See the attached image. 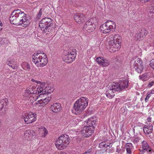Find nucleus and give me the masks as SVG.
Returning a JSON list of instances; mask_svg holds the SVG:
<instances>
[{"instance_id":"1","label":"nucleus","mask_w":154,"mask_h":154,"mask_svg":"<svg viewBox=\"0 0 154 154\" xmlns=\"http://www.w3.org/2000/svg\"><path fill=\"white\" fill-rule=\"evenodd\" d=\"M88 99L85 97H81L78 99L74 105L73 109L72 110L73 113L78 115L82 112L88 105Z\"/></svg>"},{"instance_id":"2","label":"nucleus","mask_w":154,"mask_h":154,"mask_svg":"<svg viewBox=\"0 0 154 154\" xmlns=\"http://www.w3.org/2000/svg\"><path fill=\"white\" fill-rule=\"evenodd\" d=\"M121 37L119 35L116 34L114 36L109 37V44L110 46L109 50L111 52H115L119 51L121 47Z\"/></svg>"},{"instance_id":"3","label":"nucleus","mask_w":154,"mask_h":154,"mask_svg":"<svg viewBox=\"0 0 154 154\" xmlns=\"http://www.w3.org/2000/svg\"><path fill=\"white\" fill-rule=\"evenodd\" d=\"M97 121L93 118L88 119L87 122V126L83 127L81 131V134L85 137L91 136L93 131L94 126Z\"/></svg>"},{"instance_id":"4","label":"nucleus","mask_w":154,"mask_h":154,"mask_svg":"<svg viewBox=\"0 0 154 154\" xmlns=\"http://www.w3.org/2000/svg\"><path fill=\"white\" fill-rule=\"evenodd\" d=\"M70 140V139L68 135L64 134H62L58 138L55 144L58 149L62 150L67 146Z\"/></svg>"},{"instance_id":"5","label":"nucleus","mask_w":154,"mask_h":154,"mask_svg":"<svg viewBox=\"0 0 154 154\" xmlns=\"http://www.w3.org/2000/svg\"><path fill=\"white\" fill-rule=\"evenodd\" d=\"M116 26L114 22L108 20L101 26L100 29L103 33L106 34L113 30L116 28Z\"/></svg>"},{"instance_id":"6","label":"nucleus","mask_w":154,"mask_h":154,"mask_svg":"<svg viewBox=\"0 0 154 154\" xmlns=\"http://www.w3.org/2000/svg\"><path fill=\"white\" fill-rule=\"evenodd\" d=\"M53 21L52 20L48 17H45L42 20L39 24V26L42 30L45 32H50V27L52 26Z\"/></svg>"},{"instance_id":"7","label":"nucleus","mask_w":154,"mask_h":154,"mask_svg":"<svg viewBox=\"0 0 154 154\" xmlns=\"http://www.w3.org/2000/svg\"><path fill=\"white\" fill-rule=\"evenodd\" d=\"M96 20L95 18H91L86 21L83 27L84 32L90 33L92 32L96 28V24L94 21Z\"/></svg>"},{"instance_id":"8","label":"nucleus","mask_w":154,"mask_h":154,"mask_svg":"<svg viewBox=\"0 0 154 154\" xmlns=\"http://www.w3.org/2000/svg\"><path fill=\"white\" fill-rule=\"evenodd\" d=\"M89 12H90V11L88 12V11L86 15L81 13L76 14L74 16V20L78 23L80 24L83 23L88 18L91 16V14H88Z\"/></svg>"},{"instance_id":"9","label":"nucleus","mask_w":154,"mask_h":154,"mask_svg":"<svg viewBox=\"0 0 154 154\" xmlns=\"http://www.w3.org/2000/svg\"><path fill=\"white\" fill-rule=\"evenodd\" d=\"M45 54L43 52L40 51H37L33 54L32 56V61L36 66H37L38 64L39 63L41 60H42L43 56H44Z\"/></svg>"},{"instance_id":"10","label":"nucleus","mask_w":154,"mask_h":154,"mask_svg":"<svg viewBox=\"0 0 154 154\" xmlns=\"http://www.w3.org/2000/svg\"><path fill=\"white\" fill-rule=\"evenodd\" d=\"M36 115L35 113H29L25 114L24 119L25 123L29 124L35 122L36 120Z\"/></svg>"},{"instance_id":"11","label":"nucleus","mask_w":154,"mask_h":154,"mask_svg":"<svg viewBox=\"0 0 154 154\" xmlns=\"http://www.w3.org/2000/svg\"><path fill=\"white\" fill-rule=\"evenodd\" d=\"M134 67L135 70L138 73H141L143 70V67L142 60L139 58L135 59L134 64Z\"/></svg>"},{"instance_id":"12","label":"nucleus","mask_w":154,"mask_h":154,"mask_svg":"<svg viewBox=\"0 0 154 154\" xmlns=\"http://www.w3.org/2000/svg\"><path fill=\"white\" fill-rule=\"evenodd\" d=\"M41 85L38 86L37 88L34 86V91L33 93L34 94H39V96L42 94H46V91L45 90V86L43 87L44 83H41Z\"/></svg>"},{"instance_id":"13","label":"nucleus","mask_w":154,"mask_h":154,"mask_svg":"<svg viewBox=\"0 0 154 154\" xmlns=\"http://www.w3.org/2000/svg\"><path fill=\"white\" fill-rule=\"evenodd\" d=\"M75 58V55L74 54L71 53V52H68L67 54L63 58L64 62L67 63H71L72 62Z\"/></svg>"},{"instance_id":"14","label":"nucleus","mask_w":154,"mask_h":154,"mask_svg":"<svg viewBox=\"0 0 154 154\" xmlns=\"http://www.w3.org/2000/svg\"><path fill=\"white\" fill-rule=\"evenodd\" d=\"M96 62L99 64L103 67L108 66L110 61L102 57H97L96 59Z\"/></svg>"},{"instance_id":"15","label":"nucleus","mask_w":154,"mask_h":154,"mask_svg":"<svg viewBox=\"0 0 154 154\" xmlns=\"http://www.w3.org/2000/svg\"><path fill=\"white\" fill-rule=\"evenodd\" d=\"M33 88H34V86H30L28 89L26 90L24 94V96L27 98L28 97H29L30 101L33 98V97H32L31 96L32 94H34L33 92H34V89Z\"/></svg>"},{"instance_id":"16","label":"nucleus","mask_w":154,"mask_h":154,"mask_svg":"<svg viewBox=\"0 0 154 154\" xmlns=\"http://www.w3.org/2000/svg\"><path fill=\"white\" fill-rule=\"evenodd\" d=\"M8 103V100L7 98L0 100V113L5 112Z\"/></svg>"},{"instance_id":"17","label":"nucleus","mask_w":154,"mask_h":154,"mask_svg":"<svg viewBox=\"0 0 154 154\" xmlns=\"http://www.w3.org/2000/svg\"><path fill=\"white\" fill-rule=\"evenodd\" d=\"M35 133L34 131L30 130L26 131L24 133V137L25 138L28 140H30L35 135Z\"/></svg>"},{"instance_id":"18","label":"nucleus","mask_w":154,"mask_h":154,"mask_svg":"<svg viewBox=\"0 0 154 154\" xmlns=\"http://www.w3.org/2000/svg\"><path fill=\"white\" fill-rule=\"evenodd\" d=\"M61 106L59 103H54L51 105L50 107V110L54 112H57L61 109Z\"/></svg>"},{"instance_id":"19","label":"nucleus","mask_w":154,"mask_h":154,"mask_svg":"<svg viewBox=\"0 0 154 154\" xmlns=\"http://www.w3.org/2000/svg\"><path fill=\"white\" fill-rule=\"evenodd\" d=\"M142 150L143 152H151V148L149 146L147 142L145 141H143L141 143Z\"/></svg>"},{"instance_id":"20","label":"nucleus","mask_w":154,"mask_h":154,"mask_svg":"<svg viewBox=\"0 0 154 154\" xmlns=\"http://www.w3.org/2000/svg\"><path fill=\"white\" fill-rule=\"evenodd\" d=\"M51 99L49 97H46L44 99H41L38 100L35 103L39 106H43L47 104L49 101Z\"/></svg>"},{"instance_id":"21","label":"nucleus","mask_w":154,"mask_h":154,"mask_svg":"<svg viewBox=\"0 0 154 154\" xmlns=\"http://www.w3.org/2000/svg\"><path fill=\"white\" fill-rule=\"evenodd\" d=\"M12 14L13 12L12 13L11 16L9 18V20L11 23L14 25L18 26L19 19L17 18L18 17Z\"/></svg>"},{"instance_id":"22","label":"nucleus","mask_w":154,"mask_h":154,"mask_svg":"<svg viewBox=\"0 0 154 154\" xmlns=\"http://www.w3.org/2000/svg\"><path fill=\"white\" fill-rule=\"evenodd\" d=\"M13 15H15L16 17H20V18L25 17H26V14L23 12H22L21 10H14L13 11Z\"/></svg>"},{"instance_id":"23","label":"nucleus","mask_w":154,"mask_h":154,"mask_svg":"<svg viewBox=\"0 0 154 154\" xmlns=\"http://www.w3.org/2000/svg\"><path fill=\"white\" fill-rule=\"evenodd\" d=\"M109 87L110 90H112V91L114 93L116 91H121L119 83H114L111 85H110Z\"/></svg>"},{"instance_id":"24","label":"nucleus","mask_w":154,"mask_h":154,"mask_svg":"<svg viewBox=\"0 0 154 154\" xmlns=\"http://www.w3.org/2000/svg\"><path fill=\"white\" fill-rule=\"evenodd\" d=\"M19 26H21L23 27H26L28 24L27 17H25L20 18L19 19Z\"/></svg>"},{"instance_id":"25","label":"nucleus","mask_w":154,"mask_h":154,"mask_svg":"<svg viewBox=\"0 0 154 154\" xmlns=\"http://www.w3.org/2000/svg\"><path fill=\"white\" fill-rule=\"evenodd\" d=\"M47 63L48 60L46 58V56L45 54L44 56H43L42 60H41V61L39 62V63L38 64V65L37 66L38 67L44 66L47 64Z\"/></svg>"},{"instance_id":"26","label":"nucleus","mask_w":154,"mask_h":154,"mask_svg":"<svg viewBox=\"0 0 154 154\" xmlns=\"http://www.w3.org/2000/svg\"><path fill=\"white\" fill-rule=\"evenodd\" d=\"M128 80H122L119 83L121 90L127 88L128 86Z\"/></svg>"},{"instance_id":"27","label":"nucleus","mask_w":154,"mask_h":154,"mask_svg":"<svg viewBox=\"0 0 154 154\" xmlns=\"http://www.w3.org/2000/svg\"><path fill=\"white\" fill-rule=\"evenodd\" d=\"M6 64L12 69H15L16 62L14 59H9L6 62Z\"/></svg>"},{"instance_id":"28","label":"nucleus","mask_w":154,"mask_h":154,"mask_svg":"<svg viewBox=\"0 0 154 154\" xmlns=\"http://www.w3.org/2000/svg\"><path fill=\"white\" fill-rule=\"evenodd\" d=\"M107 90L108 91L105 93V94L108 98L109 99H112L115 95V94H113L114 92L112 91V90H110L109 87H108Z\"/></svg>"},{"instance_id":"29","label":"nucleus","mask_w":154,"mask_h":154,"mask_svg":"<svg viewBox=\"0 0 154 154\" xmlns=\"http://www.w3.org/2000/svg\"><path fill=\"white\" fill-rule=\"evenodd\" d=\"M125 147L126 149L127 152L128 153L130 154L131 153V150L133 148L132 144L131 143H127L126 144Z\"/></svg>"},{"instance_id":"30","label":"nucleus","mask_w":154,"mask_h":154,"mask_svg":"<svg viewBox=\"0 0 154 154\" xmlns=\"http://www.w3.org/2000/svg\"><path fill=\"white\" fill-rule=\"evenodd\" d=\"M45 90L46 91V94L51 93L54 91V88L53 85H51L50 86H48L46 87H45Z\"/></svg>"},{"instance_id":"31","label":"nucleus","mask_w":154,"mask_h":154,"mask_svg":"<svg viewBox=\"0 0 154 154\" xmlns=\"http://www.w3.org/2000/svg\"><path fill=\"white\" fill-rule=\"evenodd\" d=\"M22 68L24 70H29L30 69V65L29 64L26 62H23L21 65Z\"/></svg>"},{"instance_id":"32","label":"nucleus","mask_w":154,"mask_h":154,"mask_svg":"<svg viewBox=\"0 0 154 154\" xmlns=\"http://www.w3.org/2000/svg\"><path fill=\"white\" fill-rule=\"evenodd\" d=\"M147 31L145 29H142L141 31L139 32V33L141 35L143 38L147 35Z\"/></svg>"},{"instance_id":"33","label":"nucleus","mask_w":154,"mask_h":154,"mask_svg":"<svg viewBox=\"0 0 154 154\" xmlns=\"http://www.w3.org/2000/svg\"><path fill=\"white\" fill-rule=\"evenodd\" d=\"M139 77L140 79H141L143 81H146L149 79V77L147 76V74L146 73L140 75Z\"/></svg>"},{"instance_id":"34","label":"nucleus","mask_w":154,"mask_h":154,"mask_svg":"<svg viewBox=\"0 0 154 154\" xmlns=\"http://www.w3.org/2000/svg\"><path fill=\"white\" fill-rule=\"evenodd\" d=\"M134 38L136 40H140L143 39L141 35L139 33V32H137Z\"/></svg>"},{"instance_id":"35","label":"nucleus","mask_w":154,"mask_h":154,"mask_svg":"<svg viewBox=\"0 0 154 154\" xmlns=\"http://www.w3.org/2000/svg\"><path fill=\"white\" fill-rule=\"evenodd\" d=\"M110 144L109 143V144L108 145L106 144V143L105 142H102L100 143L99 144V146L100 148H102L103 147L107 148L108 147H110L109 145Z\"/></svg>"},{"instance_id":"36","label":"nucleus","mask_w":154,"mask_h":154,"mask_svg":"<svg viewBox=\"0 0 154 154\" xmlns=\"http://www.w3.org/2000/svg\"><path fill=\"white\" fill-rule=\"evenodd\" d=\"M43 12H42V10H39V12L37 14L36 18L37 19H39L42 15V14L43 15H44L45 14L44 13V10H42Z\"/></svg>"},{"instance_id":"37","label":"nucleus","mask_w":154,"mask_h":154,"mask_svg":"<svg viewBox=\"0 0 154 154\" xmlns=\"http://www.w3.org/2000/svg\"><path fill=\"white\" fill-rule=\"evenodd\" d=\"M140 140V139L139 137H135L133 138L132 140V142L136 144L138 143Z\"/></svg>"},{"instance_id":"38","label":"nucleus","mask_w":154,"mask_h":154,"mask_svg":"<svg viewBox=\"0 0 154 154\" xmlns=\"http://www.w3.org/2000/svg\"><path fill=\"white\" fill-rule=\"evenodd\" d=\"M143 130L144 132L146 134H149L152 132V131L149 130L146 127H145L143 128Z\"/></svg>"},{"instance_id":"39","label":"nucleus","mask_w":154,"mask_h":154,"mask_svg":"<svg viewBox=\"0 0 154 154\" xmlns=\"http://www.w3.org/2000/svg\"><path fill=\"white\" fill-rule=\"evenodd\" d=\"M41 129L42 130V131L43 132L44 136H45L48 134V131L45 127H42Z\"/></svg>"},{"instance_id":"40","label":"nucleus","mask_w":154,"mask_h":154,"mask_svg":"<svg viewBox=\"0 0 154 154\" xmlns=\"http://www.w3.org/2000/svg\"><path fill=\"white\" fill-rule=\"evenodd\" d=\"M92 149H87L84 152L85 154H91Z\"/></svg>"},{"instance_id":"41","label":"nucleus","mask_w":154,"mask_h":154,"mask_svg":"<svg viewBox=\"0 0 154 154\" xmlns=\"http://www.w3.org/2000/svg\"><path fill=\"white\" fill-rule=\"evenodd\" d=\"M81 118L79 117H78L77 118V119H75V121L76 122L75 124L76 125H77L78 124L79 122L82 121Z\"/></svg>"},{"instance_id":"42","label":"nucleus","mask_w":154,"mask_h":154,"mask_svg":"<svg viewBox=\"0 0 154 154\" xmlns=\"http://www.w3.org/2000/svg\"><path fill=\"white\" fill-rule=\"evenodd\" d=\"M150 65L153 69H154V59L151 61Z\"/></svg>"},{"instance_id":"43","label":"nucleus","mask_w":154,"mask_h":154,"mask_svg":"<svg viewBox=\"0 0 154 154\" xmlns=\"http://www.w3.org/2000/svg\"><path fill=\"white\" fill-rule=\"evenodd\" d=\"M151 95L150 94H149L148 95L146 96V98L145 99V101L146 102H147L149 100V98L151 97Z\"/></svg>"},{"instance_id":"44","label":"nucleus","mask_w":154,"mask_h":154,"mask_svg":"<svg viewBox=\"0 0 154 154\" xmlns=\"http://www.w3.org/2000/svg\"><path fill=\"white\" fill-rule=\"evenodd\" d=\"M148 129L152 131L153 130V126L152 125L147 126H146Z\"/></svg>"},{"instance_id":"45","label":"nucleus","mask_w":154,"mask_h":154,"mask_svg":"<svg viewBox=\"0 0 154 154\" xmlns=\"http://www.w3.org/2000/svg\"><path fill=\"white\" fill-rule=\"evenodd\" d=\"M151 118L149 117L147 119V120L149 122H150L151 121Z\"/></svg>"},{"instance_id":"46","label":"nucleus","mask_w":154,"mask_h":154,"mask_svg":"<svg viewBox=\"0 0 154 154\" xmlns=\"http://www.w3.org/2000/svg\"><path fill=\"white\" fill-rule=\"evenodd\" d=\"M152 4H153L152 5V7L153 8V10H154V1H153V3H152Z\"/></svg>"},{"instance_id":"47","label":"nucleus","mask_w":154,"mask_h":154,"mask_svg":"<svg viewBox=\"0 0 154 154\" xmlns=\"http://www.w3.org/2000/svg\"><path fill=\"white\" fill-rule=\"evenodd\" d=\"M153 83H149V86H151L152 85H153Z\"/></svg>"},{"instance_id":"48","label":"nucleus","mask_w":154,"mask_h":154,"mask_svg":"<svg viewBox=\"0 0 154 154\" xmlns=\"http://www.w3.org/2000/svg\"><path fill=\"white\" fill-rule=\"evenodd\" d=\"M35 82L37 83H41V82L39 81H35Z\"/></svg>"},{"instance_id":"49","label":"nucleus","mask_w":154,"mask_h":154,"mask_svg":"<svg viewBox=\"0 0 154 154\" xmlns=\"http://www.w3.org/2000/svg\"><path fill=\"white\" fill-rule=\"evenodd\" d=\"M2 24L1 25H0V31L2 29Z\"/></svg>"},{"instance_id":"50","label":"nucleus","mask_w":154,"mask_h":154,"mask_svg":"<svg viewBox=\"0 0 154 154\" xmlns=\"http://www.w3.org/2000/svg\"><path fill=\"white\" fill-rule=\"evenodd\" d=\"M32 81H33H33H35V80L34 79H32Z\"/></svg>"},{"instance_id":"51","label":"nucleus","mask_w":154,"mask_h":154,"mask_svg":"<svg viewBox=\"0 0 154 154\" xmlns=\"http://www.w3.org/2000/svg\"><path fill=\"white\" fill-rule=\"evenodd\" d=\"M2 24V23L0 21V25H1Z\"/></svg>"},{"instance_id":"52","label":"nucleus","mask_w":154,"mask_h":154,"mask_svg":"<svg viewBox=\"0 0 154 154\" xmlns=\"http://www.w3.org/2000/svg\"><path fill=\"white\" fill-rule=\"evenodd\" d=\"M153 93H154L152 92V91H151V94H153Z\"/></svg>"},{"instance_id":"53","label":"nucleus","mask_w":154,"mask_h":154,"mask_svg":"<svg viewBox=\"0 0 154 154\" xmlns=\"http://www.w3.org/2000/svg\"><path fill=\"white\" fill-rule=\"evenodd\" d=\"M151 13H153V12H151Z\"/></svg>"}]
</instances>
